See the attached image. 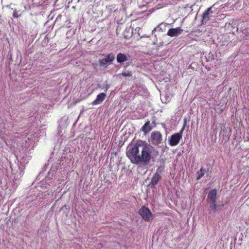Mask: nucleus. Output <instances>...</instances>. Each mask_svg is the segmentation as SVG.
Returning a JSON list of instances; mask_svg holds the SVG:
<instances>
[{"mask_svg":"<svg viewBox=\"0 0 249 249\" xmlns=\"http://www.w3.org/2000/svg\"><path fill=\"white\" fill-rule=\"evenodd\" d=\"M152 151L151 147L144 145L142 141H139L129 144L126 154L132 163L146 166L152 159Z\"/></svg>","mask_w":249,"mask_h":249,"instance_id":"1","label":"nucleus"},{"mask_svg":"<svg viewBox=\"0 0 249 249\" xmlns=\"http://www.w3.org/2000/svg\"><path fill=\"white\" fill-rule=\"evenodd\" d=\"M16 157L18 160V162L20 163L16 166L13 165L10 166L11 168L12 174H16L17 173H21L23 171L24 169L25 165L27 163L29 160H30V157L27 155V153H21L20 155H17Z\"/></svg>","mask_w":249,"mask_h":249,"instance_id":"2","label":"nucleus"},{"mask_svg":"<svg viewBox=\"0 0 249 249\" xmlns=\"http://www.w3.org/2000/svg\"><path fill=\"white\" fill-rule=\"evenodd\" d=\"M217 195V190L215 188L211 190L208 194L207 201L209 205V207L213 213L219 211L224 204L217 205L216 204V198Z\"/></svg>","mask_w":249,"mask_h":249,"instance_id":"3","label":"nucleus"},{"mask_svg":"<svg viewBox=\"0 0 249 249\" xmlns=\"http://www.w3.org/2000/svg\"><path fill=\"white\" fill-rule=\"evenodd\" d=\"M50 185L45 182H42L40 183V185H38L36 187V190H38L39 193L37 196H36L34 194H33V192L31 193L30 196H27L26 201L27 202L30 203L32 201H33L36 198L38 197L39 198L46 199L47 198V196L49 195V193H46V191H44L46 188L49 186Z\"/></svg>","mask_w":249,"mask_h":249,"instance_id":"4","label":"nucleus"},{"mask_svg":"<svg viewBox=\"0 0 249 249\" xmlns=\"http://www.w3.org/2000/svg\"><path fill=\"white\" fill-rule=\"evenodd\" d=\"M139 214L145 221H150L153 219V214L150 210L145 206H142L139 211Z\"/></svg>","mask_w":249,"mask_h":249,"instance_id":"5","label":"nucleus"},{"mask_svg":"<svg viewBox=\"0 0 249 249\" xmlns=\"http://www.w3.org/2000/svg\"><path fill=\"white\" fill-rule=\"evenodd\" d=\"M183 130H180L178 133L172 135L168 139L169 144L171 146L177 145L182 137Z\"/></svg>","mask_w":249,"mask_h":249,"instance_id":"6","label":"nucleus"},{"mask_svg":"<svg viewBox=\"0 0 249 249\" xmlns=\"http://www.w3.org/2000/svg\"><path fill=\"white\" fill-rule=\"evenodd\" d=\"M162 141V135L159 131L152 132L151 134V142L155 145L160 146Z\"/></svg>","mask_w":249,"mask_h":249,"instance_id":"7","label":"nucleus"},{"mask_svg":"<svg viewBox=\"0 0 249 249\" xmlns=\"http://www.w3.org/2000/svg\"><path fill=\"white\" fill-rule=\"evenodd\" d=\"M115 59V55L112 53H108L106 58L100 59L99 61L100 67H107L108 65L112 64Z\"/></svg>","mask_w":249,"mask_h":249,"instance_id":"8","label":"nucleus"},{"mask_svg":"<svg viewBox=\"0 0 249 249\" xmlns=\"http://www.w3.org/2000/svg\"><path fill=\"white\" fill-rule=\"evenodd\" d=\"M183 30L179 27L170 28L168 30L167 35L171 37H176L180 35L183 33Z\"/></svg>","mask_w":249,"mask_h":249,"instance_id":"9","label":"nucleus"},{"mask_svg":"<svg viewBox=\"0 0 249 249\" xmlns=\"http://www.w3.org/2000/svg\"><path fill=\"white\" fill-rule=\"evenodd\" d=\"M212 14L213 12L212 11V8L211 7L208 8L206 11H205L202 15L201 24H204L206 23L210 19Z\"/></svg>","mask_w":249,"mask_h":249,"instance_id":"10","label":"nucleus"},{"mask_svg":"<svg viewBox=\"0 0 249 249\" xmlns=\"http://www.w3.org/2000/svg\"><path fill=\"white\" fill-rule=\"evenodd\" d=\"M168 23L161 22L155 27L152 31V34L154 35L156 37L157 35L155 34V32H165L166 26L169 25Z\"/></svg>","mask_w":249,"mask_h":249,"instance_id":"11","label":"nucleus"},{"mask_svg":"<svg viewBox=\"0 0 249 249\" xmlns=\"http://www.w3.org/2000/svg\"><path fill=\"white\" fill-rule=\"evenodd\" d=\"M161 179V177L159 174H158V173H155L153 176L150 183L151 188L153 189L155 188L156 185Z\"/></svg>","mask_w":249,"mask_h":249,"instance_id":"12","label":"nucleus"},{"mask_svg":"<svg viewBox=\"0 0 249 249\" xmlns=\"http://www.w3.org/2000/svg\"><path fill=\"white\" fill-rule=\"evenodd\" d=\"M107 95L105 93L102 92L97 95L96 99L91 103L92 106L99 105L105 99Z\"/></svg>","mask_w":249,"mask_h":249,"instance_id":"13","label":"nucleus"},{"mask_svg":"<svg viewBox=\"0 0 249 249\" xmlns=\"http://www.w3.org/2000/svg\"><path fill=\"white\" fill-rule=\"evenodd\" d=\"M129 57L128 54L120 53L117 55L116 60L118 63L123 64L124 62H127Z\"/></svg>","mask_w":249,"mask_h":249,"instance_id":"14","label":"nucleus"},{"mask_svg":"<svg viewBox=\"0 0 249 249\" xmlns=\"http://www.w3.org/2000/svg\"><path fill=\"white\" fill-rule=\"evenodd\" d=\"M152 129V127L150 125V122L147 121L142 128V130L144 133H147L150 132Z\"/></svg>","mask_w":249,"mask_h":249,"instance_id":"15","label":"nucleus"},{"mask_svg":"<svg viewBox=\"0 0 249 249\" xmlns=\"http://www.w3.org/2000/svg\"><path fill=\"white\" fill-rule=\"evenodd\" d=\"M206 172V170L203 168H201L197 172V176L196 177L197 180L200 179Z\"/></svg>","mask_w":249,"mask_h":249,"instance_id":"16","label":"nucleus"},{"mask_svg":"<svg viewBox=\"0 0 249 249\" xmlns=\"http://www.w3.org/2000/svg\"><path fill=\"white\" fill-rule=\"evenodd\" d=\"M132 74V72L131 71L128 70H124L123 71L121 74H119V75H122L124 77H129L131 76Z\"/></svg>","mask_w":249,"mask_h":249,"instance_id":"17","label":"nucleus"},{"mask_svg":"<svg viewBox=\"0 0 249 249\" xmlns=\"http://www.w3.org/2000/svg\"><path fill=\"white\" fill-rule=\"evenodd\" d=\"M128 32H127V30H126L124 33V36L125 37V38H129V37L131 36H132V33L131 32L130 35H128V34H127Z\"/></svg>","mask_w":249,"mask_h":249,"instance_id":"18","label":"nucleus"},{"mask_svg":"<svg viewBox=\"0 0 249 249\" xmlns=\"http://www.w3.org/2000/svg\"><path fill=\"white\" fill-rule=\"evenodd\" d=\"M128 32H127V30H126L124 33V36L125 37V38H129V37L131 36H132V33L131 32L130 35H128V34H127Z\"/></svg>","mask_w":249,"mask_h":249,"instance_id":"19","label":"nucleus"},{"mask_svg":"<svg viewBox=\"0 0 249 249\" xmlns=\"http://www.w3.org/2000/svg\"><path fill=\"white\" fill-rule=\"evenodd\" d=\"M13 17L14 18H17L19 17L18 15V12L17 11H16V10H15L14 12V13L13 14Z\"/></svg>","mask_w":249,"mask_h":249,"instance_id":"20","label":"nucleus"},{"mask_svg":"<svg viewBox=\"0 0 249 249\" xmlns=\"http://www.w3.org/2000/svg\"><path fill=\"white\" fill-rule=\"evenodd\" d=\"M186 124H187V119L186 118H185L184 119V122H183V127H182V128L181 129V130H183V131H184V128H185V127L186 125Z\"/></svg>","mask_w":249,"mask_h":249,"instance_id":"21","label":"nucleus"},{"mask_svg":"<svg viewBox=\"0 0 249 249\" xmlns=\"http://www.w3.org/2000/svg\"><path fill=\"white\" fill-rule=\"evenodd\" d=\"M163 167H162L161 166L159 167L157 169V172L156 173H158L159 172H161L162 171V170H163Z\"/></svg>","mask_w":249,"mask_h":249,"instance_id":"22","label":"nucleus"},{"mask_svg":"<svg viewBox=\"0 0 249 249\" xmlns=\"http://www.w3.org/2000/svg\"><path fill=\"white\" fill-rule=\"evenodd\" d=\"M130 62H126L125 65L124 66V67L125 68L127 67H128L129 65H130Z\"/></svg>","mask_w":249,"mask_h":249,"instance_id":"23","label":"nucleus"},{"mask_svg":"<svg viewBox=\"0 0 249 249\" xmlns=\"http://www.w3.org/2000/svg\"><path fill=\"white\" fill-rule=\"evenodd\" d=\"M109 87V85H107V86H106V88H105V89L104 91H105V92H107V90H108V89Z\"/></svg>","mask_w":249,"mask_h":249,"instance_id":"24","label":"nucleus"},{"mask_svg":"<svg viewBox=\"0 0 249 249\" xmlns=\"http://www.w3.org/2000/svg\"><path fill=\"white\" fill-rule=\"evenodd\" d=\"M212 55V57H211V59H213V60H214V56H213V54H211Z\"/></svg>","mask_w":249,"mask_h":249,"instance_id":"25","label":"nucleus"},{"mask_svg":"<svg viewBox=\"0 0 249 249\" xmlns=\"http://www.w3.org/2000/svg\"><path fill=\"white\" fill-rule=\"evenodd\" d=\"M64 208H67V207H66V205H65V206H64L63 207H62L61 208V210H62V209H63Z\"/></svg>","mask_w":249,"mask_h":249,"instance_id":"26","label":"nucleus"},{"mask_svg":"<svg viewBox=\"0 0 249 249\" xmlns=\"http://www.w3.org/2000/svg\"><path fill=\"white\" fill-rule=\"evenodd\" d=\"M51 170H52V171H53V169H51Z\"/></svg>","mask_w":249,"mask_h":249,"instance_id":"27","label":"nucleus"}]
</instances>
